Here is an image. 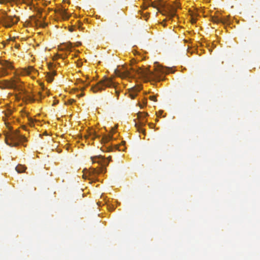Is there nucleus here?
Segmentation results:
<instances>
[{"label": "nucleus", "mask_w": 260, "mask_h": 260, "mask_svg": "<svg viewBox=\"0 0 260 260\" xmlns=\"http://www.w3.org/2000/svg\"><path fill=\"white\" fill-rule=\"evenodd\" d=\"M74 102V100H71V102H70V103L72 104V103H73Z\"/></svg>", "instance_id": "31"}, {"label": "nucleus", "mask_w": 260, "mask_h": 260, "mask_svg": "<svg viewBox=\"0 0 260 260\" xmlns=\"http://www.w3.org/2000/svg\"><path fill=\"white\" fill-rule=\"evenodd\" d=\"M37 25H39L40 27H45L47 25V24L45 23L40 22L39 24L37 23Z\"/></svg>", "instance_id": "22"}, {"label": "nucleus", "mask_w": 260, "mask_h": 260, "mask_svg": "<svg viewBox=\"0 0 260 260\" xmlns=\"http://www.w3.org/2000/svg\"><path fill=\"white\" fill-rule=\"evenodd\" d=\"M9 74V73L6 69H4L2 71L0 72V76L3 77Z\"/></svg>", "instance_id": "19"}, {"label": "nucleus", "mask_w": 260, "mask_h": 260, "mask_svg": "<svg viewBox=\"0 0 260 260\" xmlns=\"http://www.w3.org/2000/svg\"><path fill=\"white\" fill-rule=\"evenodd\" d=\"M149 13H148L147 14H144V17L145 18V20H147V19L148 18V16H149Z\"/></svg>", "instance_id": "27"}, {"label": "nucleus", "mask_w": 260, "mask_h": 260, "mask_svg": "<svg viewBox=\"0 0 260 260\" xmlns=\"http://www.w3.org/2000/svg\"><path fill=\"white\" fill-rule=\"evenodd\" d=\"M141 89V88L140 86H138L137 87H136L135 86L131 87V99H134L137 93H133V92H137L140 91Z\"/></svg>", "instance_id": "10"}, {"label": "nucleus", "mask_w": 260, "mask_h": 260, "mask_svg": "<svg viewBox=\"0 0 260 260\" xmlns=\"http://www.w3.org/2000/svg\"><path fill=\"white\" fill-rule=\"evenodd\" d=\"M162 6V3L160 0L152 2L151 0H145L144 4V9H146L149 7H152L159 10V7Z\"/></svg>", "instance_id": "7"}, {"label": "nucleus", "mask_w": 260, "mask_h": 260, "mask_svg": "<svg viewBox=\"0 0 260 260\" xmlns=\"http://www.w3.org/2000/svg\"><path fill=\"white\" fill-rule=\"evenodd\" d=\"M117 83L113 80V78L104 77L96 85L91 87V89L94 92L104 90L105 87H113L116 88Z\"/></svg>", "instance_id": "4"}, {"label": "nucleus", "mask_w": 260, "mask_h": 260, "mask_svg": "<svg viewBox=\"0 0 260 260\" xmlns=\"http://www.w3.org/2000/svg\"><path fill=\"white\" fill-rule=\"evenodd\" d=\"M91 159L93 163H98L101 166V167L97 169L91 168L88 170H84V171H86V173L84 172L83 175V177L85 179L87 177V174L89 176L95 177L98 174L105 172L106 170L105 167L108 165L109 161L111 159V157H108L107 158L108 160H106L104 157L101 155L91 157Z\"/></svg>", "instance_id": "1"}, {"label": "nucleus", "mask_w": 260, "mask_h": 260, "mask_svg": "<svg viewBox=\"0 0 260 260\" xmlns=\"http://www.w3.org/2000/svg\"><path fill=\"white\" fill-rule=\"evenodd\" d=\"M133 60L134 59V60H135L136 61V60H138V58H136V59H135V58H133Z\"/></svg>", "instance_id": "35"}, {"label": "nucleus", "mask_w": 260, "mask_h": 260, "mask_svg": "<svg viewBox=\"0 0 260 260\" xmlns=\"http://www.w3.org/2000/svg\"><path fill=\"white\" fill-rule=\"evenodd\" d=\"M88 137V136H85V138L87 139Z\"/></svg>", "instance_id": "34"}, {"label": "nucleus", "mask_w": 260, "mask_h": 260, "mask_svg": "<svg viewBox=\"0 0 260 260\" xmlns=\"http://www.w3.org/2000/svg\"><path fill=\"white\" fill-rule=\"evenodd\" d=\"M176 15L175 12H172L170 14V19L172 18L173 17H174Z\"/></svg>", "instance_id": "25"}, {"label": "nucleus", "mask_w": 260, "mask_h": 260, "mask_svg": "<svg viewBox=\"0 0 260 260\" xmlns=\"http://www.w3.org/2000/svg\"><path fill=\"white\" fill-rule=\"evenodd\" d=\"M84 94L83 93H81L80 94V95H78L79 97H81L82 96H83Z\"/></svg>", "instance_id": "29"}, {"label": "nucleus", "mask_w": 260, "mask_h": 260, "mask_svg": "<svg viewBox=\"0 0 260 260\" xmlns=\"http://www.w3.org/2000/svg\"><path fill=\"white\" fill-rule=\"evenodd\" d=\"M116 75L122 79H129V72L127 66L123 65L115 71Z\"/></svg>", "instance_id": "5"}, {"label": "nucleus", "mask_w": 260, "mask_h": 260, "mask_svg": "<svg viewBox=\"0 0 260 260\" xmlns=\"http://www.w3.org/2000/svg\"><path fill=\"white\" fill-rule=\"evenodd\" d=\"M36 98L38 99V100H37V101L40 100L42 98V95L40 92H39L38 95L36 96V98H35V99Z\"/></svg>", "instance_id": "24"}, {"label": "nucleus", "mask_w": 260, "mask_h": 260, "mask_svg": "<svg viewBox=\"0 0 260 260\" xmlns=\"http://www.w3.org/2000/svg\"><path fill=\"white\" fill-rule=\"evenodd\" d=\"M131 52L133 53L134 55H136V54L138 53L135 50H132Z\"/></svg>", "instance_id": "28"}, {"label": "nucleus", "mask_w": 260, "mask_h": 260, "mask_svg": "<svg viewBox=\"0 0 260 260\" xmlns=\"http://www.w3.org/2000/svg\"><path fill=\"white\" fill-rule=\"evenodd\" d=\"M18 173H23L26 169V167L22 165H18L15 168Z\"/></svg>", "instance_id": "12"}, {"label": "nucleus", "mask_w": 260, "mask_h": 260, "mask_svg": "<svg viewBox=\"0 0 260 260\" xmlns=\"http://www.w3.org/2000/svg\"><path fill=\"white\" fill-rule=\"evenodd\" d=\"M136 61L133 59H131V79L136 78V75L138 78H145L147 79H153L155 77L154 73L147 69H142V65H136Z\"/></svg>", "instance_id": "2"}, {"label": "nucleus", "mask_w": 260, "mask_h": 260, "mask_svg": "<svg viewBox=\"0 0 260 260\" xmlns=\"http://www.w3.org/2000/svg\"><path fill=\"white\" fill-rule=\"evenodd\" d=\"M55 74L54 72H53L52 74L50 73H48L47 75V80L48 82H51L53 81V76Z\"/></svg>", "instance_id": "16"}, {"label": "nucleus", "mask_w": 260, "mask_h": 260, "mask_svg": "<svg viewBox=\"0 0 260 260\" xmlns=\"http://www.w3.org/2000/svg\"><path fill=\"white\" fill-rule=\"evenodd\" d=\"M117 128V126L111 127L110 133L109 135L104 136L102 139V142L103 143H108L112 139V135L115 132Z\"/></svg>", "instance_id": "8"}, {"label": "nucleus", "mask_w": 260, "mask_h": 260, "mask_svg": "<svg viewBox=\"0 0 260 260\" xmlns=\"http://www.w3.org/2000/svg\"><path fill=\"white\" fill-rule=\"evenodd\" d=\"M150 99L152 101H156V98L155 96L153 95V96H150Z\"/></svg>", "instance_id": "26"}, {"label": "nucleus", "mask_w": 260, "mask_h": 260, "mask_svg": "<svg viewBox=\"0 0 260 260\" xmlns=\"http://www.w3.org/2000/svg\"><path fill=\"white\" fill-rule=\"evenodd\" d=\"M24 98L26 100L30 102H34L36 100H38L37 98L35 99V97L32 95L28 93L25 94Z\"/></svg>", "instance_id": "13"}, {"label": "nucleus", "mask_w": 260, "mask_h": 260, "mask_svg": "<svg viewBox=\"0 0 260 260\" xmlns=\"http://www.w3.org/2000/svg\"><path fill=\"white\" fill-rule=\"evenodd\" d=\"M5 137L6 143L11 147L17 146L27 141L26 137L20 134L18 130L7 133Z\"/></svg>", "instance_id": "3"}, {"label": "nucleus", "mask_w": 260, "mask_h": 260, "mask_svg": "<svg viewBox=\"0 0 260 260\" xmlns=\"http://www.w3.org/2000/svg\"><path fill=\"white\" fill-rule=\"evenodd\" d=\"M161 24L164 26H166V24L164 23V22H161Z\"/></svg>", "instance_id": "30"}, {"label": "nucleus", "mask_w": 260, "mask_h": 260, "mask_svg": "<svg viewBox=\"0 0 260 260\" xmlns=\"http://www.w3.org/2000/svg\"><path fill=\"white\" fill-rule=\"evenodd\" d=\"M69 30L72 32L73 31V29L71 28H70Z\"/></svg>", "instance_id": "32"}, {"label": "nucleus", "mask_w": 260, "mask_h": 260, "mask_svg": "<svg viewBox=\"0 0 260 260\" xmlns=\"http://www.w3.org/2000/svg\"><path fill=\"white\" fill-rule=\"evenodd\" d=\"M61 15L64 19H67L69 18V15L67 13L66 10H61L60 12Z\"/></svg>", "instance_id": "15"}, {"label": "nucleus", "mask_w": 260, "mask_h": 260, "mask_svg": "<svg viewBox=\"0 0 260 260\" xmlns=\"http://www.w3.org/2000/svg\"><path fill=\"white\" fill-rule=\"evenodd\" d=\"M21 2L29 5L31 3V0H19Z\"/></svg>", "instance_id": "21"}, {"label": "nucleus", "mask_w": 260, "mask_h": 260, "mask_svg": "<svg viewBox=\"0 0 260 260\" xmlns=\"http://www.w3.org/2000/svg\"><path fill=\"white\" fill-rule=\"evenodd\" d=\"M1 64L6 69L13 70L14 68L13 66L11 64V63H10L8 61H3L1 62Z\"/></svg>", "instance_id": "11"}, {"label": "nucleus", "mask_w": 260, "mask_h": 260, "mask_svg": "<svg viewBox=\"0 0 260 260\" xmlns=\"http://www.w3.org/2000/svg\"><path fill=\"white\" fill-rule=\"evenodd\" d=\"M89 135L90 136H92V135H93L94 137H93L92 138V139H93L94 138H96V137H98V136H97L95 134V132L94 131H91L90 132H89Z\"/></svg>", "instance_id": "20"}, {"label": "nucleus", "mask_w": 260, "mask_h": 260, "mask_svg": "<svg viewBox=\"0 0 260 260\" xmlns=\"http://www.w3.org/2000/svg\"><path fill=\"white\" fill-rule=\"evenodd\" d=\"M134 121L135 122V128L136 131H138L139 133L143 132V128L138 125L135 120Z\"/></svg>", "instance_id": "18"}, {"label": "nucleus", "mask_w": 260, "mask_h": 260, "mask_svg": "<svg viewBox=\"0 0 260 260\" xmlns=\"http://www.w3.org/2000/svg\"><path fill=\"white\" fill-rule=\"evenodd\" d=\"M19 78H12L10 80H4L2 82H0V83L2 85V88H8L15 89L17 88V84L19 82Z\"/></svg>", "instance_id": "6"}, {"label": "nucleus", "mask_w": 260, "mask_h": 260, "mask_svg": "<svg viewBox=\"0 0 260 260\" xmlns=\"http://www.w3.org/2000/svg\"><path fill=\"white\" fill-rule=\"evenodd\" d=\"M116 93L117 94V96H118V94H119V93L117 91H116Z\"/></svg>", "instance_id": "33"}, {"label": "nucleus", "mask_w": 260, "mask_h": 260, "mask_svg": "<svg viewBox=\"0 0 260 260\" xmlns=\"http://www.w3.org/2000/svg\"><path fill=\"white\" fill-rule=\"evenodd\" d=\"M65 45H66V47L67 49H70V48H71L72 47V43L70 42L67 43Z\"/></svg>", "instance_id": "23"}, {"label": "nucleus", "mask_w": 260, "mask_h": 260, "mask_svg": "<svg viewBox=\"0 0 260 260\" xmlns=\"http://www.w3.org/2000/svg\"><path fill=\"white\" fill-rule=\"evenodd\" d=\"M4 25L6 27H10L14 23L13 18L11 16H4L3 17Z\"/></svg>", "instance_id": "9"}, {"label": "nucleus", "mask_w": 260, "mask_h": 260, "mask_svg": "<svg viewBox=\"0 0 260 260\" xmlns=\"http://www.w3.org/2000/svg\"><path fill=\"white\" fill-rule=\"evenodd\" d=\"M125 142L123 141L121 142V144L120 145L117 149L119 150V151H124L125 148Z\"/></svg>", "instance_id": "17"}, {"label": "nucleus", "mask_w": 260, "mask_h": 260, "mask_svg": "<svg viewBox=\"0 0 260 260\" xmlns=\"http://www.w3.org/2000/svg\"><path fill=\"white\" fill-rule=\"evenodd\" d=\"M128 91H130V89H127Z\"/></svg>", "instance_id": "36"}, {"label": "nucleus", "mask_w": 260, "mask_h": 260, "mask_svg": "<svg viewBox=\"0 0 260 260\" xmlns=\"http://www.w3.org/2000/svg\"><path fill=\"white\" fill-rule=\"evenodd\" d=\"M211 20L215 23H223L222 20L220 19V18L217 17V16H212L211 18Z\"/></svg>", "instance_id": "14"}]
</instances>
